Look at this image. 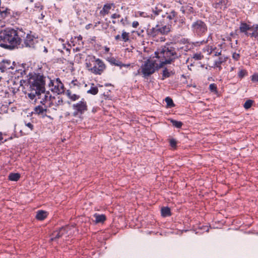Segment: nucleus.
<instances>
[{
  "label": "nucleus",
  "mask_w": 258,
  "mask_h": 258,
  "mask_svg": "<svg viewBox=\"0 0 258 258\" xmlns=\"http://www.w3.org/2000/svg\"><path fill=\"white\" fill-rule=\"evenodd\" d=\"M25 36V32L22 29L7 28L0 33V47L7 49L18 47Z\"/></svg>",
  "instance_id": "obj_1"
},
{
  "label": "nucleus",
  "mask_w": 258,
  "mask_h": 258,
  "mask_svg": "<svg viewBox=\"0 0 258 258\" xmlns=\"http://www.w3.org/2000/svg\"><path fill=\"white\" fill-rule=\"evenodd\" d=\"M155 54L159 62V68L171 63L180 56L176 48L171 44H166L161 46L155 52Z\"/></svg>",
  "instance_id": "obj_2"
},
{
  "label": "nucleus",
  "mask_w": 258,
  "mask_h": 258,
  "mask_svg": "<svg viewBox=\"0 0 258 258\" xmlns=\"http://www.w3.org/2000/svg\"><path fill=\"white\" fill-rule=\"evenodd\" d=\"M45 77L43 75L35 74L32 76L29 81L30 84V92L28 97L31 100L34 99L37 93L44 91L45 85Z\"/></svg>",
  "instance_id": "obj_3"
},
{
  "label": "nucleus",
  "mask_w": 258,
  "mask_h": 258,
  "mask_svg": "<svg viewBox=\"0 0 258 258\" xmlns=\"http://www.w3.org/2000/svg\"><path fill=\"white\" fill-rule=\"evenodd\" d=\"M85 66L88 71L96 75H101L106 68L104 61L94 55H88L86 57Z\"/></svg>",
  "instance_id": "obj_4"
},
{
  "label": "nucleus",
  "mask_w": 258,
  "mask_h": 258,
  "mask_svg": "<svg viewBox=\"0 0 258 258\" xmlns=\"http://www.w3.org/2000/svg\"><path fill=\"white\" fill-rule=\"evenodd\" d=\"M171 31V25H164L161 21H158L155 27L150 31V35L153 37H156L159 35H167Z\"/></svg>",
  "instance_id": "obj_5"
},
{
  "label": "nucleus",
  "mask_w": 258,
  "mask_h": 258,
  "mask_svg": "<svg viewBox=\"0 0 258 258\" xmlns=\"http://www.w3.org/2000/svg\"><path fill=\"white\" fill-rule=\"evenodd\" d=\"M159 67V63L154 58L147 59L142 66V73L144 77H147L153 74L155 69Z\"/></svg>",
  "instance_id": "obj_6"
},
{
  "label": "nucleus",
  "mask_w": 258,
  "mask_h": 258,
  "mask_svg": "<svg viewBox=\"0 0 258 258\" xmlns=\"http://www.w3.org/2000/svg\"><path fill=\"white\" fill-rule=\"evenodd\" d=\"M191 28L193 33L199 36L204 35L208 30L206 24L201 20L194 22L191 24Z\"/></svg>",
  "instance_id": "obj_7"
},
{
  "label": "nucleus",
  "mask_w": 258,
  "mask_h": 258,
  "mask_svg": "<svg viewBox=\"0 0 258 258\" xmlns=\"http://www.w3.org/2000/svg\"><path fill=\"white\" fill-rule=\"evenodd\" d=\"M48 86L50 88V89L51 91L57 94L62 93L64 91V85L59 78H57L53 80H50Z\"/></svg>",
  "instance_id": "obj_8"
},
{
  "label": "nucleus",
  "mask_w": 258,
  "mask_h": 258,
  "mask_svg": "<svg viewBox=\"0 0 258 258\" xmlns=\"http://www.w3.org/2000/svg\"><path fill=\"white\" fill-rule=\"evenodd\" d=\"M73 108L75 110L74 112V115L75 116L79 114H82L88 110L87 102L83 98L79 102L74 104Z\"/></svg>",
  "instance_id": "obj_9"
},
{
  "label": "nucleus",
  "mask_w": 258,
  "mask_h": 258,
  "mask_svg": "<svg viewBox=\"0 0 258 258\" xmlns=\"http://www.w3.org/2000/svg\"><path fill=\"white\" fill-rule=\"evenodd\" d=\"M63 104V101L62 98L57 95L54 96H51L50 98H49L48 107L55 110H56L60 106H62Z\"/></svg>",
  "instance_id": "obj_10"
},
{
  "label": "nucleus",
  "mask_w": 258,
  "mask_h": 258,
  "mask_svg": "<svg viewBox=\"0 0 258 258\" xmlns=\"http://www.w3.org/2000/svg\"><path fill=\"white\" fill-rule=\"evenodd\" d=\"M16 66L15 61H12L8 59H4L0 62V71L4 73L8 70H14Z\"/></svg>",
  "instance_id": "obj_11"
},
{
  "label": "nucleus",
  "mask_w": 258,
  "mask_h": 258,
  "mask_svg": "<svg viewBox=\"0 0 258 258\" xmlns=\"http://www.w3.org/2000/svg\"><path fill=\"white\" fill-rule=\"evenodd\" d=\"M51 95L49 93L45 92L44 91H41L37 93L36 97L34 98L35 100H38L41 105H46V103L48 102L49 103V98H50Z\"/></svg>",
  "instance_id": "obj_12"
},
{
  "label": "nucleus",
  "mask_w": 258,
  "mask_h": 258,
  "mask_svg": "<svg viewBox=\"0 0 258 258\" xmlns=\"http://www.w3.org/2000/svg\"><path fill=\"white\" fill-rule=\"evenodd\" d=\"M203 51L208 55H212L213 56L221 55V48H217L215 46L207 45L203 48Z\"/></svg>",
  "instance_id": "obj_13"
},
{
  "label": "nucleus",
  "mask_w": 258,
  "mask_h": 258,
  "mask_svg": "<svg viewBox=\"0 0 258 258\" xmlns=\"http://www.w3.org/2000/svg\"><path fill=\"white\" fill-rule=\"evenodd\" d=\"M70 229V226H66L62 227L58 230L54 231L51 235V240H56V239L61 237L63 235L68 233V230Z\"/></svg>",
  "instance_id": "obj_14"
},
{
  "label": "nucleus",
  "mask_w": 258,
  "mask_h": 258,
  "mask_svg": "<svg viewBox=\"0 0 258 258\" xmlns=\"http://www.w3.org/2000/svg\"><path fill=\"white\" fill-rule=\"evenodd\" d=\"M47 105H38L35 107L34 109V113L37 114L42 118L47 116V113L48 111Z\"/></svg>",
  "instance_id": "obj_15"
},
{
  "label": "nucleus",
  "mask_w": 258,
  "mask_h": 258,
  "mask_svg": "<svg viewBox=\"0 0 258 258\" xmlns=\"http://www.w3.org/2000/svg\"><path fill=\"white\" fill-rule=\"evenodd\" d=\"M38 43V38L31 34H27L24 40V44L26 47L35 48Z\"/></svg>",
  "instance_id": "obj_16"
},
{
  "label": "nucleus",
  "mask_w": 258,
  "mask_h": 258,
  "mask_svg": "<svg viewBox=\"0 0 258 258\" xmlns=\"http://www.w3.org/2000/svg\"><path fill=\"white\" fill-rule=\"evenodd\" d=\"M228 0H214L213 7L217 10H225L227 8Z\"/></svg>",
  "instance_id": "obj_17"
},
{
  "label": "nucleus",
  "mask_w": 258,
  "mask_h": 258,
  "mask_svg": "<svg viewBox=\"0 0 258 258\" xmlns=\"http://www.w3.org/2000/svg\"><path fill=\"white\" fill-rule=\"evenodd\" d=\"M153 14L151 15V19L155 20L156 17L160 15H161L162 17H165V14L163 13L162 5L158 4L156 6L152 9Z\"/></svg>",
  "instance_id": "obj_18"
},
{
  "label": "nucleus",
  "mask_w": 258,
  "mask_h": 258,
  "mask_svg": "<svg viewBox=\"0 0 258 258\" xmlns=\"http://www.w3.org/2000/svg\"><path fill=\"white\" fill-rule=\"evenodd\" d=\"M112 7L115 8L114 3H106L103 5L102 10L100 11L99 14L102 17H105L108 15L110 12Z\"/></svg>",
  "instance_id": "obj_19"
},
{
  "label": "nucleus",
  "mask_w": 258,
  "mask_h": 258,
  "mask_svg": "<svg viewBox=\"0 0 258 258\" xmlns=\"http://www.w3.org/2000/svg\"><path fill=\"white\" fill-rule=\"evenodd\" d=\"M166 14L167 15V19L169 21L168 24L171 25L173 22L176 23L178 21V13L174 10H172L169 13H166Z\"/></svg>",
  "instance_id": "obj_20"
},
{
  "label": "nucleus",
  "mask_w": 258,
  "mask_h": 258,
  "mask_svg": "<svg viewBox=\"0 0 258 258\" xmlns=\"http://www.w3.org/2000/svg\"><path fill=\"white\" fill-rule=\"evenodd\" d=\"M28 68V66H27L25 63H22L18 67H17L16 72L18 74H20V76L18 75V77H23L24 75H26L27 74Z\"/></svg>",
  "instance_id": "obj_21"
},
{
  "label": "nucleus",
  "mask_w": 258,
  "mask_h": 258,
  "mask_svg": "<svg viewBox=\"0 0 258 258\" xmlns=\"http://www.w3.org/2000/svg\"><path fill=\"white\" fill-rule=\"evenodd\" d=\"M130 33L124 30L122 31L121 35H117L115 36V40L117 41H122L124 42H128L130 40Z\"/></svg>",
  "instance_id": "obj_22"
},
{
  "label": "nucleus",
  "mask_w": 258,
  "mask_h": 258,
  "mask_svg": "<svg viewBox=\"0 0 258 258\" xmlns=\"http://www.w3.org/2000/svg\"><path fill=\"white\" fill-rule=\"evenodd\" d=\"M48 216V213L43 210L37 211L35 218L36 219L40 221L44 220Z\"/></svg>",
  "instance_id": "obj_23"
},
{
  "label": "nucleus",
  "mask_w": 258,
  "mask_h": 258,
  "mask_svg": "<svg viewBox=\"0 0 258 258\" xmlns=\"http://www.w3.org/2000/svg\"><path fill=\"white\" fill-rule=\"evenodd\" d=\"M106 60L112 65L119 67L122 66V62L113 56L108 57Z\"/></svg>",
  "instance_id": "obj_24"
},
{
  "label": "nucleus",
  "mask_w": 258,
  "mask_h": 258,
  "mask_svg": "<svg viewBox=\"0 0 258 258\" xmlns=\"http://www.w3.org/2000/svg\"><path fill=\"white\" fill-rule=\"evenodd\" d=\"M180 11L183 14L187 13L188 14H194L195 12L194 8L189 5H187L185 7H181L180 8Z\"/></svg>",
  "instance_id": "obj_25"
},
{
  "label": "nucleus",
  "mask_w": 258,
  "mask_h": 258,
  "mask_svg": "<svg viewBox=\"0 0 258 258\" xmlns=\"http://www.w3.org/2000/svg\"><path fill=\"white\" fill-rule=\"evenodd\" d=\"M250 29V27L249 25L246 23L242 22L240 24L239 27V30L241 33H244L246 35H247V31Z\"/></svg>",
  "instance_id": "obj_26"
},
{
  "label": "nucleus",
  "mask_w": 258,
  "mask_h": 258,
  "mask_svg": "<svg viewBox=\"0 0 258 258\" xmlns=\"http://www.w3.org/2000/svg\"><path fill=\"white\" fill-rule=\"evenodd\" d=\"M218 56V59L215 60L214 62L215 67H220V65H221L223 62L226 61L227 59V57L224 55H221Z\"/></svg>",
  "instance_id": "obj_27"
},
{
  "label": "nucleus",
  "mask_w": 258,
  "mask_h": 258,
  "mask_svg": "<svg viewBox=\"0 0 258 258\" xmlns=\"http://www.w3.org/2000/svg\"><path fill=\"white\" fill-rule=\"evenodd\" d=\"M94 217L95 218V222L96 223H103L106 219L105 215L103 214L99 215L96 213L94 214Z\"/></svg>",
  "instance_id": "obj_28"
},
{
  "label": "nucleus",
  "mask_w": 258,
  "mask_h": 258,
  "mask_svg": "<svg viewBox=\"0 0 258 258\" xmlns=\"http://www.w3.org/2000/svg\"><path fill=\"white\" fill-rule=\"evenodd\" d=\"M10 14V10L4 7H0V16L1 18H5Z\"/></svg>",
  "instance_id": "obj_29"
},
{
  "label": "nucleus",
  "mask_w": 258,
  "mask_h": 258,
  "mask_svg": "<svg viewBox=\"0 0 258 258\" xmlns=\"http://www.w3.org/2000/svg\"><path fill=\"white\" fill-rule=\"evenodd\" d=\"M67 96L72 101L78 100L80 96L78 95L73 94L70 90H68L66 92Z\"/></svg>",
  "instance_id": "obj_30"
},
{
  "label": "nucleus",
  "mask_w": 258,
  "mask_h": 258,
  "mask_svg": "<svg viewBox=\"0 0 258 258\" xmlns=\"http://www.w3.org/2000/svg\"><path fill=\"white\" fill-rule=\"evenodd\" d=\"M21 176L18 173H11L9 175V179L11 181H17L19 180Z\"/></svg>",
  "instance_id": "obj_31"
},
{
  "label": "nucleus",
  "mask_w": 258,
  "mask_h": 258,
  "mask_svg": "<svg viewBox=\"0 0 258 258\" xmlns=\"http://www.w3.org/2000/svg\"><path fill=\"white\" fill-rule=\"evenodd\" d=\"M161 215L163 217L170 216L171 215L170 209L169 207H163L161 210Z\"/></svg>",
  "instance_id": "obj_32"
},
{
  "label": "nucleus",
  "mask_w": 258,
  "mask_h": 258,
  "mask_svg": "<svg viewBox=\"0 0 258 258\" xmlns=\"http://www.w3.org/2000/svg\"><path fill=\"white\" fill-rule=\"evenodd\" d=\"M209 89L210 91L212 93H213L215 95H218V88L217 86L215 83L211 84L209 85Z\"/></svg>",
  "instance_id": "obj_33"
},
{
  "label": "nucleus",
  "mask_w": 258,
  "mask_h": 258,
  "mask_svg": "<svg viewBox=\"0 0 258 258\" xmlns=\"http://www.w3.org/2000/svg\"><path fill=\"white\" fill-rule=\"evenodd\" d=\"M98 92V89L97 87L94 86V84H92L90 89L87 91V93L91 94L93 95H96Z\"/></svg>",
  "instance_id": "obj_34"
},
{
  "label": "nucleus",
  "mask_w": 258,
  "mask_h": 258,
  "mask_svg": "<svg viewBox=\"0 0 258 258\" xmlns=\"http://www.w3.org/2000/svg\"><path fill=\"white\" fill-rule=\"evenodd\" d=\"M254 31L252 33L249 34V36L258 40V24L254 25Z\"/></svg>",
  "instance_id": "obj_35"
},
{
  "label": "nucleus",
  "mask_w": 258,
  "mask_h": 258,
  "mask_svg": "<svg viewBox=\"0 0 258 258\" xmlns=\"http://www.w3.org/2000/svg\"><path fill=\"white\" fill-rule=\"evenodd\" d=\"M165 101L167 104V106L168 107H174L175 106V104L172 100V99L169 97H167L165 98Z\"/></svg>",
  "instance_id": "obj_36"
},
{
  "label": "nucleus",
  "mask_w": 258,
  "mask_h": 258,
  "mask_svg": "<svg viewBox=\"0 0 258 258\" xmlns=\"http://www.w3.org/2000/svg\"><path fill=\"white\" fill-rule=\"evenodd\" d=\"M171 122H172V125L178 128H180L181 127L183 123L181 121H177V120H171Z\"/></svg>",
  "instance_id": "obj_37"
},
{
  "label": "nucleus",
  "mask_w": 258,
  "mask_h": 258,
  "mask_svg": "<svg viewBox=\"0 0 258 258\" xmlns=\"http://www.w3.org/2000/svg\"><path fill=\"white\" fill-rule=\"evenodd\" d=\"M192 58L195 60H200L204 58L201 53H196L193 54Z\"/></svg>",
  "instance_id": "obj_38"
},
{
  "label": "nucleus",
  "mask_w": 258,
  "mask_h": 258,
  "mask_svg": "<svg viewBox=\"0 0 258 258\" xmlns=\"http://www.w3.org/2000/svg\"><path fill=\"white\" fill-rule=\"evenodd\" d=\"M247 75V72L245 70H241L238 73V76L242 79Z\"/></svg>",
  "instance_id": "obj_39"
},
{
  "label": "nucleus",
  "mask_w": 258,
  "mask_h": 258,
  "mask_svg": "<svg viewBox=\"0 0 258 258\" xmlns=\"http://www.w3.org/2000/svg\"><path fill=\"white\" fill-rule=\"evenodd\" d=\"M253 101L251 100H248L244 103L243 106L245 109H248L250 108L252 104Z\"/></svg>",
  "instance_id": "obj_40"
},
{
  "label": "nucleus",
  "mask_w": 258,
  "mask_h": 258,
  "mask_svg": "<svg viewBox=\"0 0 258 258\" xmlns=\"http://www.w3.org/2000/svg\"><path fill=\"white\" fill-rule=\"evenodd\" d=\"M170 72L168 71V70L166 68H165L163 71V73H162L163 79H162L163 80L165 78H168L170 77Z\"/></svg>",
  "instance_id": "obj_41"
},
{
  "label": "nucleus",
  "mask_w": 258,
  "mask_h": 258,
  "mask_svg": "<svg viewBox=\"0 0 258 258\" xmlns=\"http://www.w3.org/2000/svg\"><path fill=\"white\" fill-rule=\"evenodd\" d=\"M24 125L25 127H27L30 132L34 130V125L32 123L29 122H27L26 121L24 122Z\"/></svg>",
  "instance_id": "obj_42"
},
{
  "label": "nucleus",
  "mask_w": 258,
  "mask_h": 258,
  "mask_svg": "<svg viewBox=\"0 0 258 258\" xmlns=\"http://www.w3.org/2000/svg\"><path fill=\"white\" fill-rule=\"evenodd\" d=\"M170 146L174 148H175L177 145V141L174 139H171L169 140Z\"/></svg>",
  "instance_id": "obj_43"
},
{
  "label": "nucleus",
  "mask_w": 258,
  "mask_h": 258,
  "mask_svg": "<svg viewBox=\"0 0 258 258\" xmlns=\"http://www.w3.org/2000/svg\"><path fill=\"white\" fill-rule=\"evenodd\" d=\"M240 54L239 53H237L236 52H234L233 54H232V58L233 59H234L236 61H237L240 58Z\"/></svg>",
  "instance_id": "obj_44"
},
{
  "label": "nucleus",
  "mask_w": 258,
  "mask_h": 258,
  "mask_svg": "<svg viewBox=\"0 0 258 258\" xmlns=\"http://www.w3.org/2000/svg\"><path fill=\"white\" fill-rule=\"evenodd\" d=\"M121 17V15L119 14L114 13L111 15V19H115L117 18H119Z\"/></svg>",
  "instance_id": "obj_45"
},
{
  "label": "nucleus",
  "mask_w": 258,
  "mask_h": 258,
  "mask_svg": "<svg viewBox=\"0 0 258 258\" xmlns=\"http://www.w3.org/2000/svg\"><path fill=\"white\" fill-rule=\"evenodd\" d=\"M251 81L253 82H258V74H254L251 76Z\"/></svg>",
  "instance_id": "obj_46"
},
{
  "label": "nucleus",
  "mask_w": 258,
  "mask_h": 258,
  "mask_svg": "<svg viewBox=\"0 0 258 258\" xmlns=\"http://www.w3.org/2000/svg\"><path fill=\"white\" fill-rule=\"evenodd\" d=\"M79 82L77 81V80H73L72 82H71V85H73V86H79Z\"/></svg>",
  "instance_id": "obj_47"
},
{
  "label": "nucleus",
  "mask_w": 258,
  "mask_h": 258,
  "mask_svg": "<svg viewBox=\"0 0 258 258\" xmlns=\"http://www.w3.org/2000/svg\"><path fill=\"white\" fill-rule=\"evenodd\" d=\"M139 25V23L138 21H134L132 23V26L134 28H137V27H138Z\"/></svg>",
  "instance_id": "obj_48"
},
{
  "label": "nucleus",
  "mask_w": 258,
  "mask_h": 258,
  "mask_svg": "<svg viewBox=\"0 0 258 258\" xmlns=\"http://www.w3.org/2000/svg\"><path fill=\"white\" fill-rule=\"evenodd\" d=\"M178 21H179V22L180 23V24H185V18L182 17V18H180V19L178 20Z\"/></svg>",
  "instance_id": "obj_49"
},
{
  "label": "nucleus",
  "mask_w": 258,
  "mask_h": 258,
  "mask_svg": "<svg viewBox=\"0 0 258 258\" xmlns=\"http://www.w3.org/2000/svg\"><path fill=\"white\" fill-rule=\"evenodd\" d=\"M127 17H125V19L122 18L120 20V22L122 25L124 26L125 25V21H127Z\"/></svg>",
  "instance_id": "obj_50"
},
{
  "label": "nucleus",
  "mask_w": 258,
  "mask_h": 258,
  "mask_svg": "<svg viewBox=\"0 0 258 258\" xmlns=\"http://www.w3.org/2000/svg\"><path fill=\"white\" fill-rule=\"evenodd\" d=\"M122 66H119V67H120V68H122V67H126V68H128V67H129L130 66V64H129V63H128V64H124V63H123L122 62Z\"/></svg>",
  "instance_id": "obj_51"
},
{
  "label": "nucleus",
  "mask_w": 258,
  "mask_h": 258,
  "mask_svg": "<svg viewBox=\"0 0 258 258\" xmlns=\"http://www.w3.org/2000/svg\"><path fill=\"white\" fill-rule=\"evenodd\" d=\"M186 48L185 50H187V49H190L191 47H192V45H190V44H188V45H187L185 46Z\"/></svg>",
  "instance_id": "obj_52"
},
{
  "label": "nucleus",
  "mask_w": 258,
  "mask_h": 258,
  "mask_svg": "<svg viewBox=\"0 0 258 258\" xmlns=\"http://www.w3.org/2000/svg\"><path fill=\"white\" fill-rule=\"evenodd\" d=\"M77 39L78 41H82V39H83V37L81 35H79V36H78L77 37Z\"/></svg>",
  "instance_id": "obj_53"
},
{
  "label": "nucleus",
  "mask_w": 258,
  "mask_h": 258,
  "mask_svg": "<svg viewBox=\"0 0 258 258\" xmlns=\"http://www.w3.org/2000/svg\"><path fill=\"white\" fill-rule=\"evenodd\" d=\"M44 17H45L44 15H43V13H41L40 14V17H39V18L41 20H43Z\"/></svg>",
  "instance_id": "obj_54"
},
{
  "label": "nucleus",
  "mask_w": 258,
  "mask_h": 258,
  "mask_svg": "<svg viewBox=\"0 0 258 258\" xmlns=\"http://www.w3.org/2000/svg\"><path fill=\"white\" fill-rule=\"evenodd\" d=\"M4 139L3 138V135L2 132H0V141L3 140Z\"/></svg>",
  "instance_id": "obj_55"
},
{
  "label": "nucleus",
  "mask_w": 258,
  "mask_h": 258,
  "mask_svg": "<svg viewBox=\"0 0 258 258\" xmlns=\"http://www.w3.org/2000/svg\"><path fill=\"white\" fill-rule=\"evenodd\" d=\"M44 52H45V53H47L48 52L47 49L45 47H44Z\"/></svg>",
  "instance_id": "obj_56"
},
{
  "label": "nucleus",
  "mask_w": 258,
  "mask_h": 258,
  "mask_svg": "<svg viewBox=\"0 0 258 258\" xmlns=\"http://www.w3.org/2000/svg\"><path fill=\"white\" fill-rule=\"evenodd\" d=\"M105 86H107H107H111V84H109V83H107V84H105Z\"/></svg>",
  "instance_id": "obj_57"
},
{
  "label": "nucleus",
  "mask_w": 258,
  "mask_h": 258,
  "mask_svg": "<svg viewBox=\"0 0 258 258\" xmlns=\"http://www.w3.org/2000/svg\"><path fill=\"white\" fill-rule=\"evenodd\" d=\"M105 50H106V51H108L109 50V48H108V47H106V48H105Z\"/></svg>",
  "instance_id": "obj_58"
},
{
  "label": "nucleus",
  "mask_w": 258,
  "mask_h": 258,
  "mask_svg": "<svg viewBox=\"0 0 258 258\" xmlns=\"http://www.w3.org/2000/svg\"><path fill=\"white\" fill-rule=\"evenodd\" d=\"M116 21H115V20H112V23H113V24H116Z\"/></svg>",
  "instance_id": "obj_59"
},
{
  "label": "nucleus",
  "mask_w": 258,
  "mask_h": 258,
  "mask_svg": "<svg viewBox=\"0 0 258 258\" xmlns=\"http://www.w3.org/2000/svg\"><path fill=\"white\" fill-rule=\"evenodd\" d=\"M219 68V70H220L222 69L221 65H220V67H217Z\"/></svg>",
  "instance_id": "obj_60"
},
{
  "label": "nucleus",
  "mask_w": 258,
  "mask_h": 258,
  "mask_svg": "<svg viewBox=\"0 0 258 258\" xmlns=\"http://www.w3.org/2000/svg\"><path fill=\"white\" fill-rule=\"evenodd\" d=\"M42 9H43V7H42V6H41V8H40V10H42Z\"/></svg>",
  "instance_id": "obj_61"
},
{
  "label": "nucleus",
  "mask_w": 258,
  "mask_h": 258,
  "mask_svg": "<svg viewBox=\"0 0 258 258\" xmlns=\"http://www.w3.org/2000/svg\"><path fill=\"white\" fill-rule=\"evenodd\" d=\"M144 14V12H142L141 14V16H142V14Z\"/></svg>",
  "instance_id": "obj_62"
},
{
  "label": "nucleus",
  "mask_w": 258,
  "mask_h": 258,
  "mask_svg": "<svg viewBox=\"0 0 258 258\" xmlns=\"http://www.w3.org/2000/svg\"><path fill=\"white\" fill-rule=\"evenodd\" d=\"M233 69H233V68H231V71H233Z\"/></svg>",
  "instance_id": "obj_63"
},
{
  "label": "nucleus",
  "mask_w": 258,
  "mask_h": 258,
  "mask_svg": "<svg viewBox=\"0 0 258 258\" xmlns=\"http://www.w3.org/2000/svg\"><path fill=\"white\" fill-rule=\"evenodd\" d=\"M66 47V46L63 44V48Z\"/></svg>",
  "instance_id": "obj_64"
}]
</instances>
